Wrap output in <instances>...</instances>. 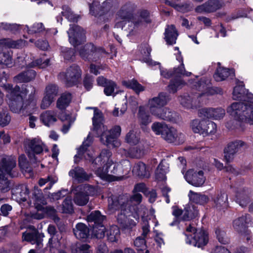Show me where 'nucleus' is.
Returning a JSON list of instances; mask_svg holds the SVG:
<instances>
[{
	"mask_svg": "<svg viewBox=\"0 0 253 253\" xmlns=\"http://www.w3.org/2000/svg\"><path fill=\"white\" fill-rule=\"evenodd\" d=\"M112 153L103 150L100 156L92 162V167L96 174L102 179L109 181L120 180L130 169L129 161L124 160L119 164H114L110 159Z\"/></svg>",
	"mask_w": 253,
	"mask_h": 253,
	"instance_id": "f257e3e1",
	"label": "nucleus"
},
{
	"mask_svg": "<svg viewBox=\"0 0 253 253\" xmlns=\"http://www.w3.org/2000/svg\"><path fill=\"white\" fill-rule=\"evenodd\" d=\"M3 87L7 92L6 96L8 99V105L10 110L14 113L19 114L24 111L30 112L36 106L37 100L35 97L36 90L34 87L29 86L26 89L28 92L31 89V93L28 99L24 100L20 94V88L16 85L14 87L10 84H6Z\"/></svg>",
	"mask_w": 253,
	"mask_h": 253,
	"instance_id": "f03ea898",
	"label": "nucleus"
},
{
	"mask_svg": "<svg viewBox=\"0 0 253 253\" xmlns=\"http://www.w3.org/2000/svg\"><path fill=\"white\" fill-rule=\"evenodd\" d=\"M94 115L92 118V130L98 136H100L101 143L109 147H118L121 143L117 139L121 132V127L115 126L108 130L104 125V118L102 113L97 108H94Z\"/></svg>",
	"mask_w": 253,
	"mask_h": 253,
	"instance_id": "7ed1b4c3",
	"label": "nucleus"
},
{
	"mask_svg": "<svg viewBox=\"0 0 253 253\" xmlns=\"http://www.w3.org/2000/svg\"><path fill=\"white\" fill-rule=\"evenodd\" d=\"M227 112L236 119L253 125V105L243 102H234L227 109Z\"/></svg>",
	"mask_w": 253,
	"mask_h": 253,
	"instance_id": "20e7f679",
	"label": "nucleus"
},
{
	"mask_svg": "<svg viewBox=\"0 0 253 253\" xmlns=\"http://www.w3.org/2000/svg\"><path fill=\"white\" fill-rule=\"evenodd\" d=\"M143 213H141L139 210L138 211L135 210V209L133 207V211L130 209H128L125 212L120 213L118 215L117 220L121 224V226L124 228H131L136 225L137 222L139 218V216L142 217V223L144 220H148L145 217L146 214L147 213V209L146 207L142 208Z\"/></svg>",
	"mask_w": 253,
	"mask_h": 253,
	"instance_id": "39448f33",
	"label": "nucleus"
},
{
	"mask_svg": "<svg viewBox=\"0 0 253 253\" xmlns=\"http://www.w3.org/2000/svg\"><path fill=\"white\" fill-rule=\"evenodd\" d=\"M135 9V4L130 2L124 4L118 12V16L121 20L117 22L116 27L130 33L133 31L131 19L133 18V12Z\"/></svg>",
	"mask_w": 253,
	"mask_h": 253,
	"instance_id": "423d86ee",
	"label": "nucleus"
},
{
	"mask_svg": "<svg viewBox=\"0 0 253 253\" xmlns=\"http://www.w3.org/2000/svg\"><path fill=\"white\" fill-rule=\"evenodd\" d=\"M186 243L198 248L205 246L208 242L207 233L203 229L196 228L191 224L186 229Z\"/></svg>",
	"mask_w": 253,
	"mask_h": 253,
	"instance_id": "0eeeda50",
	"label": "nucleus"
},
{
	"mask_svg": "<svg viewBox=\"0 0 253 253\" xmlns=\"http://www.w3.org/2000/svg\"><path fill=\"white\" fill-rule=\"evenodd\" d=\"M195 88L201 91V93H196L199 95V98L203 102H206L208 97L215 94H221L223 91L221 88L217 87H212L211 80L205 78H202L194 84Z\"/></svg>",
	"mask_w": 253,
	"mask_h": 253,
	"instance_id": "6e6552de",
	"label": "nucleus"
},
{
	"mask_svg": "<svg viewBox=\"0 0 253 253\" xmlns=\"http://www.w3.org/2000/svg\"><path fill=\"white\" fill-rule=\"evenodd\" d=\"M190 127L194 133L207 135L214 133L216 129V124L207 119H195L192 121Z\"/></svg>",
	"mask_w": 253,
	"mask_h": 253,
	"instance_id": "1a4fd4ad",
	"label": "nucleus"
},
{
	"mask_svg": "<svg viewBox=\"0 0 253 253\" xmlns=\"http://www.w3.org/2000/svg\"><path fill=\"white\" fill-rule=\"evenodd\" d=\"M79 53L84 59L96 61L106 53V51L101 47H97L91 43H88L81 47Z\"/></svg>",
	"mask_w": 253,
	"mask_h": 253,
	"instance_id": "9d476101",
	"label": "nucleus"
},
{
	"mask_svg": "<svg viewBox=\"0 0 253 253\" xmlns=\"http://www.w3.org/2000/svg\"><path fill=\"white\" fill-rule=\"evenodd\" d=\"M59 77L67 86H72L80 81L81 70L78 65L74 64L68 68L65 72L60 73Z\"/></svg>",
	"mask_w": 253,
	"mask_h": 253,
	"instance_id": "9b49d317",
	"label": "nucleus"
},
{
	"mask_svg": "<svg viewBox=\"0 0 253 253\" xmlns=\"http://www.w3.org/2000/svg\"><path fill=\"white\" fill-rule=\"evenodd\" d=\"M170 100L169 95L166 92H161L157 96L149 99L148 106L152 115L161 110Z\"/></svg>",
	"mask_w": 253,
	"mask_h": 253,
	"instance_id": "f8f14e48",
	"label": "nucleus"
},
{
	"mask_svg": "<svg viewBox=\"0 0 253 253\" xmlns=\"http://www.w3.org/2000/svg\"><path fill=\"white\" fill-rule=\"evenodd\" d=\"M247 144L242 140H236L229 142L224 148V158L227 163L232 162L235 155L240 151L246 149Z\"/></svg>",
	"mask_w": 253,
	"mask_h": 253,
	"instance_id": "ddd939ff",
	"label": "nucleus"
},
{
	"mask_svg": "<svg viewBox=\"0 0 253 253\" xmlns=\"http://www.w3.org/2000/svg\"><path fill=\"white\" fill-rule=\"evenodd\" d=\"M108 210L111 212L120 210V213L125 212L128 209L126 203H128V197L126 195H121L118 197L111 196L108 198Z\"/></svg>",
	"mask_w": 253,
	"mask_h": 253,
	"instance_id": "4468645a",
	"label": "nucleus"
},
{
	"mask_svg": "<svg viewBox=\"0 0 253 253\" xmlns=\"http://www.w3.org/2000/svg\"><path fill=\"white\" fill-rule=\"evenodd\" d=\"M114 0H106L101 4H99L98 0H94L91 4L89 5L90 12L95 16H101L107 13L113 8Z\"/></svg>",
	"mask_w": 253,
	"mask_h": 253,
	"instance_id": "2eb2a0df",
	"label": "nucleus"
},
{
	"mask_svg": "<svg viewBox=\"0 0 253 253\" xmlns=\"http://www.w3.org/2000/svg\"><path fill=\"white\" fill-rule=\"evenodd\" d=\"M142 233L141 236L137 237L134 241V245L139 253H148L149 251L147 250L146 244V239L150 233V226L148 220H144L142 226Z\"/></svg>",
	"mask_w": 253,
	"mask_h": 253,
	"instance_id": "dca6fc26",
	"label": "nucleus"
},
{
	"mask_svg": "<svg viewBox=\"0 0 253 253\" xmlns=\"http://www.w3.org/2000/svg\"><path fill=\"white\" fill-rule=\"evenodd\" d=\"M16 158L13 156H4L0 158V173L10 177L15 175L14 169L16 167Z\"/></svg>",
	"mask_w": 253,
	"mask_h": 253,
	"instance_id": "f3484780",
	"label": "nucleus"
},
{
	"mask_svg": "<svg viewBox=\"0 0 253 253\" xmlns=\"http://www.w3.org/2000/svg\"><path fill=\"white\" fill-rule=\"evenodd\" d=\"M186 180L195 187H200L205 183L206 178L202 170L195 171L193 169L188 170L185 174Z\"/></svg>",
	"mask_w": 253,
	"mask_h": 253,
	"instance_id": "a211bd4d",
	"label": "nucleus"
},
{
	"mask_svg": "<svg viewBox=\"0 0 253 253\" xmlns=\"http://www.w3.org/2000/svg\"><path fill=\"white\" fill-rule=\"evenodd\" d=\"M199 96L196 94L185 93L179 96L178 100L180 104L185 108H196L203 102V100L200 99Z\"/></svg>",
	"mask_w": 253,
	"mask_h": 253,
	"instance_id": "6ab92c4d",
	"label": "nucleus"
},
{
	"mask_svg": "<svg viewBox=\"0 0 253 253\" xmlns=\"http://www.w3.org/2000/svg\"><path fill=\"white\" fill-rule=\"evenodd\" d=\"M162 138L168 143H175L176 144L182 143L184 140L183 133L178 132L173 127L169 126L163 134Z\"/></svg>",
	"mask_w": 253,
	"mask_h": 253,
	"instance_id": "aec40b11",
	"label": "nucleus"
},
{
	"mask_svg": "<svg viewBox=\"0 0 253 253\" xmlns=\"http://www.w3.org/2000/svg\"><path fill=\"white\" fill-rule=\"evenodd\" d=\"M68 34L70 42L74 46H76L79 45L81 40L84 39L85 31L78 25L72 24L70 25Z\"/></svg>",
	"mask_w": 253,
	"mask_h": 253,
	"instance_id": "412c9836",
	"label": "nucleus"
},
{
	"mask_svg": "<svg viewBox=\"0 0 253 253\" xmlns=\"http://www.w3.org/2000/svg\"><path fill=\"white\" fill-rule=\"evenodd\" d=\"M42 142L37 139H34L29 141L26 145V152L31 162H36L37 159L35 154H40L43 151Z\"/></svg>",
	"mask_w": 253,
	"mask_h": 253,
	"instance_id": "4be33fe9",
	"label": "nucleus"
},
{
	"mask_svg": "<svg viewBox=\"0 0 253 253\" xmlns=\"http://www.w3.org/2000/svg\"><path fill=\"white\" fill-rule=\"evenodd\" d=\"M22 238L23 240L29 242L32 244H36L39 249L43 247L42 237L35 228L23 233Z\"/></svg>",
	"mask_w": 253,
	"mask_h": 253,
	"instance_id": "5701e85b",
	"label": "nucleus"
},
{
	"mask_svg": "<svg viewBox=\"0 0 253 253\" xmlns=\"http://www.w3.org/2000/svg\"><path fill=\"white\" fill-rule=\"evenodd\" d=\"M221 4L217 0H209L195 8V11L199 13L213 12L220 8Z\"/></svg>",
	"mask_w": 253,
	"mask_h": 253,
	"instance_id": "b1692460",
	"label": "nucleus"
},
{
	"mask_svg": "<svg viewBox=\"0 0 253 253\" xmlns=\"http://www.w3.org/2000/svg\"><path fill=\"white\" fill-rule=\"evenodd\" d=\"M153 116L158 119L171 123H176L179 120V116L177 114L168 107L163 108Z\"/></svg>",
	"mask_w": 253,
	"mask_h": 253,
	"instance_id": "393cba45",
	"label": "nucleus"
},
{
	"mask_svg": "<svg viewBox=\"0 0 253 253\" xmlns=\"http://www.w3.org/2000/svg\"><path fill=\"white\" fill-rule=\"evenodd\" d=\"M225 114V110L221 108H203L199 110V116L215 120L222 119Z\"/></svg>",
	"mask_w": 253,
	"mask_h": 253,
	"instance_id": "a878e982",
	"label": "nucleus"
},
{
	"mask_svg": "<svg viewBox=\"0 0 253 253\" xmlns=\"http://www.w3.org/2000/svg\"><path fill=\"white\" fill-rule=\"evenodd\" d=\"M214 207L218 211H224L228 207V196L223 191L218 192L213 198Z\"/></svg>",
	"mask_w": 253,
	"mask_h": 253,
	"instance_id": "bb28decb",
	"label": "nucleus"
},
{
	"mask_svg": "<svg viewBox=\"0 0 253 253\" xmlns=\"http://www.w3.org/2000/svg\"><path fill=\"white\" fill-rule=\"evenodd\" d=\"M150 13L146 10H141L138 12L136 17L132 19V27L143 26L151 22Z\"/></svg>",
	"mask_w": 253,
	"mask_h": 253,
	"instance_id": "cd10ccee",
	"label": "nucleus"
},
{
	"mask_svg": "<svg viewBox=\"0 0 253 253\" xmlns=\"http://www.w3.org/2000/svg\"><path fill=\"white\" fill-rule=\"evenodd\" d=\"M93 141V137L89 133L86 139L83 142L82 145L79 149L78 154L75 156V162L78 163L77 158H82L84 157L87 159L86 155L90 157L89 154L87 153L88 148L90 146Z\"/></svg>",
	"mask_w": 253,
	"mask_h": 253,
	"instance_id": "c85d7f7f",
	"label": "nucleus"
},
{
	"mask_svg": "<svg viewBox=\"0 0 253 253\" xmlns=\"http://www.w3.org/2000/svg\"><path fill=\"white\" fill-rule=\"evenodd\" d=\"M75 196L74 201L75 203L79 206L85 205L88 202L89 198L83 191L82 186H78L74 190Z\"/></svg>",
	"mask_w": 253,
	"mask_h": 253,
	"instance_id": "c756f323",
	"label": "nucleus"
},
{
	"mask_svg": "<svg viewBox=\"0 0 253 253\" xmlns=\"http://www.w3.org/2000/svg\"><path fill=\"white\" fill-rule=\"evenodd\" d=\"M29 192L27 186L25 185H18L12 189V195L17 200L22 202L26 201Z\"/></svg>",
	"mask_w": 253,
	"mask_h": 253,
	"instance_id": "7c9ffc66",
	"label": "nucleus"
},
{
	"mask_svg": "<svg viewBox=\"0 0 253 253\" xmlns=\"http://www.w3.org/2000/svg\"><path fill=\"white\" fill-rule=\"evenodd\" d=\"M251 192L248 189H242L236 194V202L241 206L246 207L250 202Z\"/></svg>",
	"mask_w": 253,
	"mask_h": 253,
	"instance_id": "2f4dec72",
	"label": "nucleus"
},
{
	"mask_svg": "<svg viewBox=\"0 0 253 253\" xmlns=\"http://www.w3.org/2000/svg\"><path fill=\"white\" fill-rule=\"evenodd\" d=\"M188 196L190 202L201 205L207 204L209 201V198L207 195L192 190H190Z\"/></svg>",
	"mask_w": 253,
	"mask_h": 253,
	"instance_id": "473e14b6",
	"label": "nucleus"
},
{
	"mask_svg": "<svg viewBox=\"0 0 253 253\" xmlns=\"http://www.w3.org/2000/svg\"><path fill=\"white\" fill-rule=\"evenodd\" d=\"M247 223L246 216H242L233 221V226L234 229L240 234L248 233Z\"/></svg>",
	"mask_w": 253,
	"mask_h": 253,
	"instance_id": "72a5a7b5",
	"label": "nucleus"
},
{
	"mask_svg": "<svg viewBox=\"0 0 253 253\" xmlns=\"http://www.w3.org/2000/svg\"><path fill=\"white\" fill-rule=\"evenodd\" d=\"M69 174L79 182H83L89 178V175L87 174L81 168H76L71 169L69 171Z\"/></svg>",
	"mask_w": 253,
	"mask_h": 253,
	"instance_id": "f704fd0d",
	"label": "nucleus"
},
{
	"mask_svg": "<svg viewBox=\"0 0 253 253\" xmlns=\"http://www.w3.org/2000/svg\"><path fill=\"white\" fill-rule=\"evenodd\" d=\"M141 200L142 195L139 193L135 194L131 197H128V203H126L127 209H130L133 211V207H134L136 211H138L139 210L141 211V213H143V211L142 210V208L145 207L141 206L139 209L137 208V205L141 203Z\"/></svg>",
	"mask_w": 253,
	"mask_h": 253,
	"instance_id": "c9c22d12",
	"label": "nucleus"
},
{
	"mask_svg": "<svg viewBox=\"0 0 253 253\" xmlns=\"http://www.w3.org/2000/svg\"><path fill=\"white\" fill-rule=\"evenodd\" d=\"M89 229L87 226L83 223H78L74 229V233L79 239H85L89 236Z\"/></svg>",
	"mask_w": 253,
	"mask_h": 253,
	"instance_id": "e433bc0d",
	"label": "nucleus"
},
{
	"mask_svg": "<svg viewBox=\"0 0 253 253\" xmlns=\"http://www.w3.org/2000/svg\"><path fill=\"white\" fill-rule=\"evenodd\" d=\"M178 34L175 27L173 25L168 26L166 29L165 39L169 44H172L176 42Z\"/></svg>",
	"mask_w": 253,
	"mask_h": 253,
	"instance_id": "4c0bfd02",
	"label": "nucleus"
},
{
	"mask_svg": "<svg viewBox=\"0 0 253 253\" xmlns=\"http://www.w3.org/2000/svg\"><path fill=\"white\" fill-rule=\"evenodd\" d=\"M40 119L44 125L49 126L57 121L56 112L52 110L46 111L41 115Z\"/></svg>",
	"mask_w": 253,
	"mask_h": 253,
	"instance_id": "58836bf2",
	"label": "nucleus"
},
{
	"mask_svg": "<svg viewBox=\"0 0 253 253\" xmlns=\"http://www.w3.org/2000/svg\"><path fill=\"white\" fill-rule=\"evenodd\" d=\"M132 171L134 175L140 177H148L149 175L145 164L141 162L134 165Z\"/></svg>",
	"mask_w": 253,
	"mask_h": 253,
	"instance_id": "ea45409f",
	"label": "nucleus"
},
{
	"mask_svg": "<svg viewBox=\"0 0 253 253\" xmlns=\"http://www.w3.org/2000/svg\"><path fill=\"white\" fill-rule=\"evenodd\" d=\"M35 76L36 72L33 70H29L14 77V81L16 83L28 82L34 79Z\"/></svg>",
	"mask_w": 253,
	"mask_h": 253,
	"instance_id": "a19ab883",
	"label": "nucleus"
},
{
	"mask_svg": "<svg viewBox=\"0 0 253 253\" xmlns=\"http://www.w3.org/2000/svg\"><path fill=\"white\" fill-rule=\"evenodd\" d=\"M184 214L182 217L183 220H188L195 218L198 215L199 211L197 208L193 205H187L184 211Z\"/></svg>",
	"mask_w": 253,
	"mask_h": 253,
	"instance_id": "79ce46f5",
	"label": "nucleus"
},
{
	"mask_svg": "<svg viewBox=\"0 0 253 253\" xmlns=\"http://www.w3.org/2000/svg\"><path fill=\"white\" fill-rule=\"evenodd\" d=\"M71 99L72 95L70 93L65 92L62 94L57 100V107L60 110L64 109L69 105Z\"/></svg>",
	"mask_w": 253,
	"mask_h": 253,
	"instance_id": "37998d69",
	"label": "nucleus"
},
{
	"mask_svg": "<svg viewBox=\"0 0 253 253\" xmlns=\"http://www.w3.org/2000/svg\"><path fill=\"white\" fill-rule=\"evenodd\" d=\"M57 181L58 178L55 175L50 174L45 178H40L39 180V184L41 187L47 184L44 190H48L50 189Z\"/></svg>",
	"mask_w": 253,
	"mask_h": 253,
	"instance_id": "c03bdc74",
	"label": "nucleus"
},
{
	"mask_svg": "<svg viewBox=\"0 0 253 253\" xmlns=\"http://www.w3.org/2000/svg\"><path fill=\"white\" fill-rule=\"evenodd\" d=\"M123 84L126 87L133 89L137 94H139L140 92L143 91L145 89L144 87L134 79L124 81L123 82Z\"/></svg>",
	"mask_w": 253,
	"mask_h": 253,
	"instance_id": "a18cd8bd",
	"label": "nucleus"
},
{
	"mask_svg": "<svg viewBox=\"0 0 253 253\" xmlns=\"http://www.w3.org/2000/svg\"><path fill=\"white\" fill-rule=\"evenodd\" d=\"M232 73V71L229 69L219 67L214 75V78L217 82H220L225 80Z\"/></svg>",
	"mask_w": 253,
	"mask_h": 253,
	"instance_id": "49530a36",
	"label": "nucleus"
},
{
	"mask_svg": "<svg viewBox=\"0 0 253 253\" xmlns=\"http://www.w3.org/2000/svg\"><path fill=\"white\" fill-rule=\"evenodd\" d=\"M24 44L22 40L13 41L10 39H3L0 40V45L9 48H20Z\"/></svg>",
	"mask_w": 253,
	"mask_h": 253,
	"instance_id": "de8ad7c7",
	"label": "nucleus"
},
{
	"mask_svg": "<svg viewBox=\"0 0 253 253\" xmlns=\"http://www.w3.org/2000/svg\"><path fill=\"white\" fill-rule=\"evenodd\" d=\"M104 218V216L102 215L98 211H92L87 217L88 222H93V225L102 223Z\"/></svg>",
	"mask_w": 253,
	"mask_h": 253,
	"instance_id": "09e8293b",
	"label": "nucleus"
},
{
	"mask_svg": "<svg viewBox=\"0 0 253 253\" xmlns=\"http://www.w3.org/2000/svg\"><path fill=\"white\" fill-rule=\"evenodd\" d=\"M248 94L247 91L244 88L242 83H240L234 88L233 91V98L235 100L242 99L246 95Z\"/></svg>",
	"mask_w": 253,
	"mask_h": 253,
	"instance_id": "8fccbe9b",
	"label": "nucleus"
},
{
	"mask_svg": "<svg viewBox=\"0 0 253 253\" xmlns=\"http://www.w3.org/2000/svg\"><path fill=\"white\" fill-rule=\"evenodd\" d=\"M47 230L48 233L51 236L48 241L50 247L52 248H56L59 244V241L58 239L54 237L57 232L55 227L53 225H49Z\"/></svg>",
	"mask_w": 253,
	"mask_h": 253,
	"instance_id": "3c124183",
	"label": "nucleus"
},
{
	"mask_svg": "<svg viewBox=\"0 0 253 253\" xmlns=\"http://www.w3.org/2000/svg\"><path fill=\"white\" fill-rule=\"evenodd\" d=\"M128 154L130 157L132 158H141L145 154L144 148L143 145H138L129 149Z\"/></svg>",
	"mask_w": 253,
	"mask_h": 253,
	"instance_id": "603ef678",
	"label": "nucleus"
},
{
	"mask_svg": "<svg viewBox=\"0 0 253 253\" xmlns=\"http://www.w3.org/2000/svg\"><path fill=\"white\" fill-rule=\"evenodd\" d=\"M2 50L0 46V51ZM12 59L11 52L9 51H3L0 52V64L5 65L7 66H11L12 65Z\"/></svg>",
	"mask_w": 253,
	"mask_h": 253,
	"instance_id": "864d4df0",
	"label": "nucleus"
},
{
	"mask_svg": "<svg viewBox=\"0 0 253 253\" xmlns=\"http://www.w3.org/2000/svg\"><path fill=\"white\" fill-rule=\"evenodd\" d=\"M169 126L164 122H155L151 126V128L154 132L157 135H161L166 131Z\"/></svg>",
	"mask_w": 253,
	"mask_h": 253,
	"instance_id": "5fc2aeb1",
	"label": "nucleus"
},
{
	"mask_svg": "<svg viewBox=\"0 0 253 253\" xmlns=\"http://www.w3.org/2000/svg\"><path fill=\"white\" fill-rule=\"evenodd\" d=\"M138 117L140 123L142 126H146L151 121L149 115L143 106H140L139 108Z\"/></svg>",
	"mask_w": 253,
	"mask_h": 253,
	"instance_id": "6e6d98bb",
	"label": "nucleus"
},
{
	"mask_svg": "<svg viewBox=\"0 0 253 253\" xmlns=\"http://www.w3.org/2000/svg\"><path fill=\"white\" fill-rule=\"evenodd\" d=\"M166 3L169 5H170L174 7L177 10L182 12L190 11L193 7V5L191 2H186L182 5H179L174 4L168 0H167L166 1Z\"/></svg>",
	"mask_w": 253,
	"mask_h": 253,
	"instance_id": "4d7b16f0",
	"label": "nucleus"
},
{
	"mask_svg": "<svg viewBox=\"0 0 253 253\" xmlns=\"http://www.w3.org/2000/svg\"><path fill=\"white\" fill-rule=\"evenodd\" d=\"M120 234V230L118 226L116 225L111 226L109 229L107 231V236L108 240L111 242H116L118 240Z\"/></svg>",
	"mask_w": 253,
	"mask_h": 253,
	"instance_id": "13d9d810",
	"label": "nucleus"
},
{
	"mask_svg": "<svg viewBox=\"0 0 253 253\" xmlns=\"http://www.w3.org/2000/svg\"><path fill=\"white\" fill-rule=\"evenodd\" d=\"M58 93V87L55 84H50L46 86L44 94L54 100Z\"/></svg>",
	"mask_w": 253,
	"mask_h": 253,
	"instance_id": "bf43d9fd",
	"label": "nucleus"
},
{
	"mask_svg": "<svg viewBox=\"0 0 253 253\" xmlns=\"http://www.w3.org/2000/svg\"><path fill=\"white\" fill-rule=\"evenodd\" d=\"M20 26L16 24H8L7 23H0V30H4L13 34L19 32Z\"/></svg>",
	"mask_w": 253,
	"mask_h": 253,
	"instance_id": "052dcab7",
	"label": "nucleus"
},
{
	"mask_svg": "<svg viewBox=\"0 0 253 253\" xmlns=\"http://www.w3.org/2000/svg\"><path fill=\"white\" fill-rule=\"evenodd\" d=\"M92 226V235L96 238L101 239L105 236V228L101 224L91 225Z\"/></svg>",
	"mask_w": 253,
	"mask_h": 253,
	"instance_id": "680f3d73",
	"label": "nucleus"
},
{
	"mask_svg": "<svg viewBox=\"0 0 253 253\" xmlns=\"http://www.w3.org/2000/svg\"><path fill=\"white\" fill-rule=\"evenodd\" d=\"M33 195L35 204L37 205L38 206H40L45 204L42 193L41 190L38 189V187H34Z\"/></svg>",
	"mask_w": 253,
	"mask_h": 253,
	"instance_id": "e2e57ef3",
	"label": "nucleus"
},
{
	"mask_svg": "<svg viewBox=\"0 0 253 253\" xmlns=\"http://www.w3.org/2000/svg\"><path fill=\"white\" fill-rule=\"evenodd\" d=\"M184 84V82L180 79L172 80L168 86V90L170 92L175 93L177 90L180 89Z\"/></svg>",
	"mask_w": 253,
	"mask_h": 253,
	"instance_id": "0e129e2a",
	"label": "nucleus"
},
{
	"mask_svg": "<svg viewBox=\"0 0 253 253\" xmlns=\"http://www.w3.org/2000/svg\"><path fill=\"white\" fill-rule=\"evenodd\" d=\"M140 139L139 134L134 130H130L126 135V140L130 144H136Z\"/></svg>",
	"mask_w": 253,
	"mask_h": 253,
	"instance_id": "69168bd1",
	"label": "nucleus"
},
{
	"mask_svg": "<svg viewBox=\"0 0 253 253\" xmlns=\"http://www.w3.org/2000/svg\"><path fill=\"white\" fill-rule=\"evenodd\" d=\"M63 11L62 12V15L71 22H77L79 17L74 14L71 9L67 6H64L63 8Z\"/></svg>",
	"mask_w": 253,
	"mask_h": 253,
	"instance_id": "338daca9",
	"label": "nucleus"
},
{
	"mask_svg": "<svg viewBox=\"0 0 253 253\" xmlns=\"http://www.w3.org/2000/svg\"><path fill=\"white\" fill-rule=\"evenodd\" d=\"M62 211L64 213H72L73 211V205L72 199L70 197L66 198L62 205Z\"/></svg>",
	"mask_w": 253,
	"mask_h": 253,
	"instance_id": "774afa93",
	"label": "nucleus"
}]
</instances>
